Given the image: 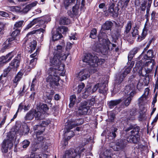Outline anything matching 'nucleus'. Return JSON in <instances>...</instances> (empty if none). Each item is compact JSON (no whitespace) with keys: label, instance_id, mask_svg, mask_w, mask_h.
I'll return each instance as SVG.
<instances>
[{"label":"nucleus","instance_id":"obj_1","mask_svg":"<svg viewBox=\"0 0 158 158\" xmlns=\"http://www.w3.org/2000/svg\"><path fill=\"white\" fill-rule=\"evenodd\" d=\"M68 55L64 54L54 53L50 57V61L46 66L47 69L51 68L56 71L62 72L64 71V64L61 60H65Z\"/></svg>","mask_w":158,"mask_h":158},{"label":"nucleus","instance_id":"obj_2","mask_svg":"<svg viewBox=\"0 0 158 158\" xmlns=\"http://www.w3.org/2000/svg\"><path fill=\"white\" fill-rule=\"evenodd\" d=\"M106 34L104 33H100L98 35V38L99 43H95L92 47L94 51L101 52L105 55L108 51L110 41L108 39H105Z\"/></svg>","mask_w":158,"mask_h":158},{"label":"nucleus","instance_id":"obj_3","mask_svg":"<svg viewBox=\"0 0 158 158\" xmlns=\"http://www.w3.org/2000/svg\"><path fill=\"white\" fill-rule=\"evenodd\" d=\"M47 69V73L48 76L46 78V82L52 87L59 86V81L60 80L59 76H64L65 74V71H56L51 68Z\"/></svg>","mask_w":158,"mask_h":158},{"label":"nucleus","instance_id":"obj_4","mask_svg":"<svg viewBox=\"0 0 158 158\" xmlns=\"http://www.w3.org/2000/svg\"><path fill=\"white\" fill-rule=\"evenodd\" d=\"M131 130L129 134V136L127 138V141L129 142H132L135 144H137L140 140V136L139 132L140 130L139 127L130 125L125 130L126 132Z\"/></svg>","mask_w":158,"mask_h":158},{"label":"nucleus","instance_id":"obj_5","mask_svg":"<svg viewBox=\"0 0 158 158\" xmlns=\"http://www.w3.org/2000/svg\"><path fill=\"white\" fill-rule=\"evenodd\" d=\"M97 56L90 53L85 54L83 59V61L88 64L92 69H95L98 65H101L103 64L105 60L104 59H98ZM96 69V68H95Z\"/></svg>","mask_w":158,"mask_h":158},{"label":"nucleus","instance_id":"obj_6","mask_svg":"<svg viewBox=\"0 0 158 158\" xmlns=\"http://www.w3.org/2000/svg\"><path fill=\"white\" fill-rule=\"evenodd\" d=\"M33 34L32 32L28 33L23 41V46H26V51L30 53L35 49L37 45L36 41L32 38Z\"/></svg>","mask_w":158,"mask_h":158},{"label":"nucleus","instance_id":"obj_7","mask_svg":"<svg viewBox=\"0 0 158 158\" xmlns=\"http://www.w3.org/2000/svg\"><path fill=\"white\" fill-rule=\"evenodd\" d=\"M140 81V80H139L137 77L133 75L131 76L129 78V82L130 84L126 87V91H128V90L131 91H135V89L136 86L137 89L140 90L142 89L143 85V83L141 82Z\"/></svg>","mask_w":158,"mask_h":158},{"label":"nucleus","instance_id":"obj_8","mask_svg":"<svg viewBox=\"0 0 158 158\" xmlns=\"http://www.w3.org/2000/svg\"><path fill=\"white\" fill-rule=\"evenodd\" d=\"M15 136L14 132L8 133L7 139H4L2 144L1 149L3 152L6 153L8 152V148L10 149L13 146V142Z\"/></svg>","mask_w":158,"mask_h":158},{"label":"nucleus","instance_id":"obj_9","mask_svg":"<svg viewBox=\"0 0 158 158\" xmlns=\"http://www.w3.org/2000/svg\"><path fill=\"white\" fill-rule=\"evenodd\" d=\"M95 102V99L94 98L89 100L87 102H82L78 108L77 113L81 115L86 114L90 107L94 106Z\"/></svg>","mask_w":158,"mask_h":158},{"label":"nucleus","instance_id":"obj_10","mask_svg":"<svg viewBox=\"0 0 158 158\" xmlns=\"http://www.w3.org/2000/svg\"><path fill=\"white\" fill-rule=\"evenodd\" d=\"M135 64L134 61H131L130 65L125 68V70L122 74H119L115 80V87L113 90L115 91L116 85L120 84L124 80V78L131 71Z\"/></svg>","mask_w":158,"mask_h":158},{"label":"nucleus","instance_id":"obj_11","mask_svg":"<svg viewBox=\"0 0 158 158\" xmlns=\"http://www.w3.org/2000/svg\"><path fill=\"white\" fill-rule=\"evenodd\" d=\"M89 70L86 69L80 71L76 74L75 77L77 78L79 81H82L89 77L90 73H94L97 71L96 69H92L91 68Z\"/></svg>","mask_w":158,"mask_h":158},{"label":"nucleus","instance_id":"obj_12","mask_svg":"<svg viewBox=\"0 0 158 158\" xmlns=\"http://www.w3.org/2000/svg\"><path fill=\"white\" fill-rule=\"evenodd\" d=\"M127 145V141L124 139H118L116 141L115 143H111L110 144V146L115 151H124Z\"/></svg>","mask_w":158,"mask_h":158},{"label":"nucleus","instance_id":"obj_13","mask_svg":"<svg viewBox=\"0 0 158 158\" xmlns=\"http://www.w3.org/2000/svg\"><path fill=\"white\" fill-rule=\"evenodd\" d=\"M47 21L45 17L37 18L33 19L28 24L25 28V30H27L31 27L32 26L37 23V25L45 28L46 27L45 23Z\"/></svg>","mask_w":158,"mask_h":158},{"label":"nucleus","instance_id":"obj_14","mask_svg":"<svg viewBox=\"0 0 158 158\" xmlns=\"http://www.w3.org/2000/svg\"><path fill=\"white\" fill-rule=\"evenodd\" d=\"M83 150L82 149L79 154L73 152V150L70 149L67 150L65 152L62 158H85V156L83 153Z\"/></svg>","mask_w":158,"mask_h":158},{"label":"nucleus","instance_id":"obj_15","mask_svg":"<svg viewBox=\"0 0 158 158\" xmlns=\"http://www.w3.org/2000/svg\"><path fill=\"white\" fill-rule=\"evenodd\" d=\"M20 32V30L18 29H16L11 34L12 37L9 38L4 42V47L5 48H8L10 47L15 44V37L18 35Z\"/></svg>","mask_w":158,"mask_h":158},{"label":"nucleus","instance_id":"obj_16","mask_svg":"<svg viewBox=\"0 0 158 158\" xmlns=\"http://www.w3.org/2000/svg\"><path fill=\"white\" fill-rule=\"evenodd\" d=\"M20 55L18 54V57H16L11 61L9 66L4 70V73L6 75L10 70H16L17 68L19 66V59Z\"/></svg>","mask_w":158,"mask_h":158},{"label":"nucleus","instance_id":"obj_17","mask_svg":"<svg viewBox=\"0 0 158 158\" xmlns=\"http://www.w3.org/2000/svg\"><path fill=\"white\" fill-rule=\"evenodd\" d=\"M83 123V120L82 119H76L74 120V122L72 123L71 126L66 127V131L65 133L69 132L71 135L70 136H68L66 138L67 140L70 139L74 135V132L72 131H69V130L71 129L73 127H74L80 125L82 124Z\"/></svg>","mask_w":158,"mask_h":158},{"label":"nucleus","instance_id":"obj_18","mask_svg":"<svg viewBox=\"0 0 158 158\" xmlns=\"http://www.w3.org/2000/svg\"><path fill=\"white\" fill-rule=\"evenodd\" d=\"M113 2H111L109 4L108 12L111 14L113 16L117 17L118 15V11L119 8L118 6L114 8L116 4V1L112 0Z\"/></svg>","mask_w":158,"mask_h":158},{"label":"nucleus","instance_id":"obj_19","mask_svg":"<svg viewBox=\"0 0 158 158\" xmlns=\"http://www.w3.org/2000/svg\"><path fill=\"white\" fill-rule=\"evenodd\" d=\"M149 89L146 88L143 94L138 99V104L140 108L141 106H144L147 103V99L149 93Z\"/></svg>","mask_w":158,"mask_h":158},{"label":"nucleus","instance_id":"obj_20","mask_svg":"<svg viewBox=\"0 0 158 158\" xmlns=\"http://www.w3.org/2000/svg\"><path fill=\"white\" fill-rule=\"evenodd\" d=\"M124 92L128 96L127 98H124L123 101L125 105L126 106H127L130 104L132 98L135 94L136 92L133 91H131L129 90H128V91H126V88L125 89Z\"/></svg>","mask_w":158,"mask_h":158},{"label":"nucleus","instance_id":"obj_21","mask_svg":"<svg viewBox=\"0 0 158 158\" xmlns=\"http://www.w3.org/2000/svg\"><path fill=\"white\" fill-rule=\"evenodd\" d=\"M133 22L131 21H128L125 26L124 35L126 39H128L129 32L131 29Z\"/></svg>","mask_w":158,"mask_h":158},{"label":"nucleus","instance_id":"obj_22","mask_svg":"<svg viewBox=\"0 0 158 158\" xmlns=\"http://www.w3.org/2000/svg\"><path fill=\"white\" fill-rule=\"evenodd\" d=\"M153 57V51L152 50H149L147 52V54L144 56L142 60L145 61L147 60H149L148 61L146 62V64H148V63H151V59Z\"/></svg>","mask_w":158,"mask_h":158},{"label":"nucleus","instance_id":"obj_23","mask_svg":"<svg viewBox=\"0 0 158 158\" xmlns=\"http://www.w3.org/2000/svg\"><path fill=\"white\" fill-rule=\"evenodd\" d=\"M79 6L77 5H75L72 8V11H68V15L71 17L73 18L78 15L79 12Z\"/></svg>","mask_w":158,"mask_h":158},{"label":"nucleus","instance_id":"obj_24","mask_svg":"<svg viewBox=\"0 0 158 158\" xmlns=\"http://www.w3.org/2000/svg\"><path fill=\"white\" fill-rule=\"evenodd\" d=\"M16 53L15 51L11 52L8 53L6 56H2L1 58L3 60H5L3 63L4 64L9 61L13 57Z\"/></svg>","mask_w":158,"mask_h":158},{"label":"nucleus","instance_id":"obj_25","mask_svg":"<svg viewBox=\"0 0 158 158\" xmlns=\"http://www.w3.org/2000/svg\"><path fill=\"white\" fill-rule=\"evenodd\" d=\"M37 3V1L32 2L31 4L25 6L22 10H21L22 12L26 13L28 12L32 7L36 6Z\"/></svg>","mask_w":158,"mask_h":158},{"label":"nucleus","instance_id":"obj_26","mask_svg":"<svg viewBox=\"0 0 158 158\" xmlns=\"http://www.w3.org/2000/svg\"><path fill=\"white\" fill-rule=\"evenodd\" d=\"M122 101L121 99L111 100L108 102L107 105L110 108L112 109L115 106L119 104Z\"/></svg>","mask_w":158,"mask_h":158},{"label":"nucleus","instance_id":"obj_27","mask_svg":"<svg viewBox=\"0 0 158 158\" xmlns=\"http://www.w3.org/2000/svg\"><path fill=\"white\" fill-rule=\"evenodd\" d=\"M23 75L22 72L19 71L15 76V79L13 80V85L14 87H15L18 84V82L20 80L22 77Z\"/></svg>","mask_w":158,"mask_h":158},{"label":"nucleus","instance_id":"obj_28","mask_svg":"<svg viewBox=\"0 0 158 158\" xmlns=\"http://www.w3.org/2000/svg\"><path fill=\"white\" fill-rule=\"evenodd\" d=\"M34 116L35 117V119L37 120H40L44 118L46 116L43 113H41L40 111L38 110V111L36 110L34 111Z\"/></svg>","mask_w":158,"mask_h":158},{"label":"nucleus","instance_id":"obj_29","mask_svg":"<svg viewBox=\"0 0 158 158\" xmlns=\"http://www.w3.org/2000/svg\"><path fill=\"white\" fill-rule=\"evenodd\" d=\"M113 24L112 22L107 21L102 26V29L103 30H110Z\"/></svg>","mask_w":158,"mask_h":158},{"label":"nucleus","instance_id":"obj_30","mask_svg":"<svg viewBox=\"0 0 158 158\" xmlns=\"http://www.w3.org/2000/svg\"><path fill=\"white\" fill-rule=\"evenodd\" d=\"M139 49L138 48H135L129 52L128 56V62L130 61H131V59L138 52Z\"/></svg>","mask_w":158,"mask_h":158},{"label":"nucleus","instance_id":"obj_31","mask_svg":"<svg viewBox=\"0 0 158 158\" xmlns=\"http://www.w3.org/2000/svg\"><path fill=\"white\" fill-rule=\"evenodd\" d=\"M38 110L40 111L41 113L47 116V111L48 110L49 108L47 105L46 104H43L39 107Z\"/></svg>","mask_w":158,"mask_h":158},{"label":"nucleus","instance_id":"obj_32","mask_svg":"<svg viewBox=\"0 0 158 158\" xmlns=\"http://www.w3.org/2000/svg\"><path fill=\"white\" fill-rule=\"evenodd\" d=\"M91 94L92 91L91 87H89L87 88H86L85 89L84 91L82 93V98H83L85 99Z\"/></svg>","mask_w":158,"mask_h":158},{"label":"nucleus","instance_id":"obj_33","mask_svg":"<svg viewBox=\"0 0 158 158\" xmlns=\"http://www.w3.org/2000/svg\"><path fill=\"white\" fill-rule=\"evenodd\" d=\"M42 133L40 132V131L36 132V139L35 138V140H34L36 143H39L40 142L44 141V139L43 136L42 135H40Z\"/></svg>","mask_w":158,"mask_h":158},{"label":"nucleus","instance_id":"obj_34","mask_svg":"<svg viewBox=\"0 0 158 158\" xmlns=\"http://www.w3.org/2000/svg\"><path fill=\"white\" fill-rule=\"evenodd\" d=\"M118 129L116 128H114L111 130V131L108 133L109 137H111L112 139H114L116 136V133L117 132Z\"/></svg>","mask_w":158,"mask_h":158},{"label":"nucleus","instance_id":"obj_35","mask_svg":"<svg viewBox=\"0 0 158 158\" xmlns=\"http://www.w3.org/2000/svg\"><path fill=\"white\" fill-rule=\"evenodd\" d=\"M34 116H35L34 111L30 110L27 114L25 118L26 120H30L32 119Z\"/></svg>","mask_w":158,"mask_h":158},{"label":"nucleus","instance_id":"obj_36","mask_svg":"<svg viewBox=\"0 0 158 158\" xmlns=\"http://www.w3.org/2000/svg\"><path fill=\"white\" fill-rule=\"evenodd\" d=\"M70 103L69 105L70 107H73L77 102L76 97L75 95H73L70 96Z\"/></svg>","mask_w":158,"mask_h":158},{"label":"nucleus","instance_id":"obj_37","mask_svg":"<svg viewBox=\"0 0 158 158\" xmlns=\"http://www.w3.org/2000/svg\"><path fill=\"white\" fill-rule=\"evenodd\" d=\"M129 1L130 0H126L124 2H123L122 1H119L118 2V4H117V6L118 7L120 5V4H121L122 6L121 7L122 9L124 8H125L127 6Z\"/></svg>","mask_w":158,"mask_h":158},{"label":"nucleus","instance_id":"obj_38","mask_svg":"<svg viewBox=\"0 0 158 158\" xmlns=\"http://www.w3.org/2000/svg\"><path fill=\"white\" fill-rule=\"evenodd\" d=\"M70 21L68 18L63 17L60 20V23L64 25H68L70 23Z\"/></svg>","mask_w":158,"mask_h":158},{"label":"nucleus","instance_id":"obj_39","mask_svg":"<svg viewBox=\"0 0 158 158\" xmlns=\"http://www.w3.org/2000/svg\"><path fill=\"white\" fill-rule=\"evenodd\" d=\"M63 36L60 33L56 32V34L52 35V39L54 41H55L59 40Z\"/></svg>","mask_w":158,"mask_h":158},{"label":"nucleus","instance_id":"obj_40","mask_svg":"<svg viewBox=\"0 0 158 158\" xmlns=\"http://www.w3.org/2000/svg\"><path fill=\"white\" fill-rule=\"evenodd\" d=\"M37 82V80L35 77L33 79L31 86L30 90L31 91H35V87L36 85Z\"/></svg>","mask_w":158,"mask_h":158},{"label":"nucleus","instance_id":"obj_41","mask_svg":"<svg viewBox=\"0 0 158 158\" xmlns=\"http://www.w3.org/2000/svg\"><path fill=\"white\" fill-rule=\"evenodd\" d=\"M49 123L47 121H43L41 124L40 126L42 128L41 130L40 131L41 133H43V132L45 130V127L48 126V124Z\"/></svg>","mask_w":158,"mask_h":158},{"label":"nucleus","instance_id":"obj_42","mask_svg":"<svg viewBox=\"0 0 158 158\" xmlns=\"http://www.w3.org/2000/svg\"><path fill=\"white\" fill-rule=\"evenodd\" d=\"M37 59L36 58H33L32 59L29 63V67L30 69L34 68L36 64Z\"/></svg>","mask_w":158,"mask_h":158},{"label":"nucleus","instance_id":"obj_43","mask_svg":"<svg viewBox=\"0 0 158 158\" xmlns=\"http://www.w3.org/2000/svg\"><path fill=\"white\" fill-rule=\"evenodd\" d=\"M24 21L23 20H21L16 22L14 25V27L17 28H20L22 27L23 25Z\"/></svg>","mask_w":158,"mask_h":158},{"label":"nucleus","instance_id":"obj_44","mask_svg":"<svg viewBox=\"0 0 158 158\" xmlns=\"http://www.w3.org/2000/svg\"><path fill=\"white\" fill-rule=\"evenodd\" d=\"M99 8L102 9V11L104 12L106 14L107 13L108 10H107V8L105 4L104 3H100L98 6Z\"/></svg>","mask_w":158,"mask_h":158},{"label":"nucleus","instance_id":"obj_45","mask_svg":"<svg viewBox=\"0 0 158 158\" xmlns=\"http://www.w3.org/2000/svg\"><path fill=\"white\" fill-rule=\"evenodd\" d=\"M54 94V93L53 92V90H52L51 91V93H46V97L48 100V102L50 103L51 102L53 95Z\"/></svg>","mask_w":158,"mask_h":158},{"label":"nucleus","instance_id":"obj_46","mask_svg":"<svg viewBox=\"0 0 158 158\" xmlns=\"http://www.w3.org/2000/svg\"><path fill=\"white\" fill-rule=\"evenodd\" d=\"M108 89L107 87H104L102 89H99V92L100 93L102 94L104 96H106L107 94Z\"/></svg>","mask_w":158,"mask_h":158},{"label":"nucleus","instance_id":"obj_47","mask_svg":"<svg viewBox=\"0 0 158 158\" xmlns=\"http://www.w3.org/2000/svg\"><path fill=\"white\" fill-rule=\"evenodd\" d=\"M97 30L95 29H93L90 32V37L94 39L96 38V37Z\"/></svg>","mask_w":158,"mask_h":158},{"label":"nucleus","instance_id":"obj_48","mask_svg":"<svg viewBox=\"0 0 158 158\" xmlns=\"http://www.w3.org/2000/svg\"><path fill=\"white\" fill-rule=\"evenodd\" d=\"M147 35L144 32H142L140 36L139 35L137 38V40L138 42H140L145 39Z\"/></svg>","mask_w":158,"mask_h":158},{"label":"nucleus","instance_id":"obj_49","mask_svg":"<svg viewBox=\"0 0 158 158\" xmlns=\"http://www.w3.org/2000/svg\"><path fill=\"white\" fill-rule=\"evenodd\" d=\"M35 31L36 32L39 33H40L41 32L42 33L40 37V41H42L44 37L43 33L45 32V30L43 28H40L36 30Z\"/></svg>","mask_w":158,"mask_h":158},{"label":"nucleus","instance_id":"obj_50","mask_svg":"<svg viewBox=\"0 0 158 158\" xmlns=\"http://www.w3.org/2000/svg\"><path fill=\"white\" fill-rule=\"evenodd\" d=\"M30 142L27 140H24L22 143V145L23 148H27L29 145Z\"/></svg>","mask_w":158,"mask_h":158},{"label":"nucleus","instance_id":"obj_51","mask_svg":"<svg viewBox=\"0 0 158 158\" xmlns=\"http://www.w3.org/2000/svg\"><path fill=\"white\" fill-rule=\"evenodd\" d=\"M131 34L133 37H134L138 34V31L136 27H134L132 28Z\"/></svg>","mask_w":158,"mask_h":158},{"label":"nucleus","instance_id":"obj_52","mask_svg":"<svg viewBox=\"0 0 158 158\" xmlns=\"http://www.w3.org/2000/svg\"><path fill=\"white\" fill-rule=\"evenodd\" d=\"M68 31L67 27L65 26H62L60 28V31L63 34H65Z\"/></svg>","mask_w":158,"mask_h":158},{"label":"nucleus","instance_id":"obj_53","mask_svg":"<svg viewBox=\"0 0 158 158\" xmlns=\"http://www.w3.org/2000/svg\"><path fill=\"white\" fill-rule=\"evenodd\" d=\"M85 86L84 83L82 82L80 85L77 86V92L78 93H80L81 92L82 90L84 88Z\"/></svg>","mask_w":158,"mask_h":158},{"label":"nucleus","instance_id":"obj_54","mask_svg":"<svg viewBox=\"0 0 158 158\" xmlns=\"http://www.w3.org/2000/svg\"><path fill=\"white\" fill-rule=\"evenodd\" d=\"M39 52V50L38 49H36L35 52L33 54H32L30 55V57L31 58H36L37 59L38 55Z\"/></svg>","mask_w":158,"mask_h":158},{"label":"nucleus","instance_id":"obj_55","mask_svg":"<svg viewBox=\"0 0 158 158\" xmlns=\"http://www.w3.org/2000/svg\"><path fill=\"white\" fill-rule=\"evenodd\" d=\"M145 109V108L144 107L143 108V110H140L139 113V119L140 120H143V115L144 114L145 111L144 110Z\"/></svg>","mask_w":158,"mask_h":158},{"label":"nucleus","instance_id":"obj_56","mask_svg":"<svg viewBox=\"0 0 158 158\" xmlns=\"http://www.w3.org/2000/svg\"><path fill=\"white\" fill-rule=\"evenodd\" d=\"M137 114V109L135 108H133L130 111V114L131 116H135Z\"/></svg>","mask_w":158,"mask_h":158},{"label":"nucleus","instance_id":"obj_57","mask_svg":"<svg viewBox=\"0 0 158 158\" xmlns=\"http://www.w3.org/2000/svg\"><path fill=\"white\" fill-rule=\"evenodd\" d=\"M62 47L60 45H58L56 46V48L55 49V54L57 53L61 54L60 53L61 52L62 50Z\"/></svg>","mask_w":158,"mask_h":158},{"label":"nucleus","instance_id":"obj_58","mask_svg":"<svg viewBox=\"0 0 158 158\" xmlns=\"http://www.w3.org/2000/svg\"><path fill=\"white\" fill-rule=\"evenodd\" d=\"M146 4L147 1H144L141 4L140 8L142 11H144L145 10Z\"/></svg>","mask_w":158,"mask_h":158},{"label":"nucleus","instance_id":"obj_59","mask_svg":"<svg viewBox=\"0 0 158 158\" xmlns=\"http://www.w3.org/2000/svg\"><path fill=\"white\" fill-rule=\"evenodd\" d=\"M109 118L112 121L115 118V114L113 112H110L108 114Z\"/></svg>","mask_w":158,"mask_h":158},{"label":"nucleus","instance_id":"obj_60","mask_svg":"<svg viewBox=\"0 0 158 158\" xmlns=\"http://www.w3.org/2000/svg\"><path fill=\"white\" fill-rule=\"evenodd\" d=\"M99 84H97L94 85L93 89H91L92 94L95 92L97 89L98 88H99L100 86Z\"/></svg>","mask_w":158,"mask_h":158},{"label":"nucleus","instance_id":"obj_61","mask_svg":"<svg viewBox=\"0 0 158 158\" xmlns=\"http://www.w3.org/2000/svg\"><path fill=\"white\" fill-rule=\"evenodd\" d=\"M71 1V0H64V4L66 8H67V7L69 6Z\"/></svg>","mask_w":158,"mask_h":158},{"label":"nucleus","instance_id":"obj_62","mask_svg":"<svg viewBox=\"0 0 158 158\" xmlns=\"http://www.w3.org/2000/svg\"><path fill=\"white\" fill-rule=\"evenodd\" d=\"M33 129L34 131H36L37 130H38V131H41L42 129L41 126H40V125H35L33 127Z\"/></svg>","mask_w":158,"mask_h":158},{"label":"nucleus","instance_id":"obj_63","mask_svg":"<svg viewBox=\"0 0 158 158\" xmlns=\"http://www.w3.org/2000/svg\"><path fill=\"white\" fill-rule=\"evenodd\" d=\"M156 13L155 11H153L151 14V20L153 22L155 20V17L156 15Z\"/></svg>","mask_w":158,"mask_h":158},{"label":"nucleus","instance_id":"obj_64","mask_svg":"<svg viewBox=\"0 0 158 158\" xmlns=\"http://www.w3.org/2000/svg\"><path fill=\"white\" fill-rule=\"evenodd\" d=\"M0 15L5 17H8L9 16L7 13L3 11H0Z\"/></svg>","mask_w":158,"mask_h":158}]
</instances>
